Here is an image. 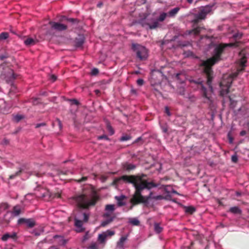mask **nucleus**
Masks as SVG:
<instances>
[{
  "mask_svg": "<svg viewBox=\"0 0 249 249\" xmlns=\"http://www.w3.org/2000/svg\"><path fill=\"white\" fill-rule=\"evenodd\" d=\"M229 212L234 214H241L242 213L241 210L237 206L231 207L229 210Z\"/></svg>",
  "mask_w": 249,
  "mask_h": 249,
  "instance_id": "obj_19",
  "label": "nucleus"
},
{
  "mask_svg": "<svg viewBox=\"0 0 249 249\" xmlns=\"http://www.w3.org/2000/svg\"><path fill=\"white\" fill-rule=\"evenodd\" d=\"M98 140L105 139L106 140H109L108 137L105 135L99 136L98 138Z\"/></svg>",
  "mask_w": 249,
  "mask_h": 249,
  "instance_id": "obj_47",
  "label": "nucleus"
},
{
  "mask_svg": "<svg viewBox=\"0 0 249 249\" xmlns=\"http://www.w3.org/2000/svg\"><path fill=\"white\" fill-rule=\"evenodd\" d=\"M234 45L233 43H221L217 45L215 49H213V56L208 58L206 61H202L201 66L203 67V71H204L206 75V84L209 86L210 90H212L213 89L212 85L213 79L212 66L221 60V56L226 48L228 47L234 46Z\"/></svg>",
  "mask_w": 249,
  "mask_h": 249,
  "instance_id": "obj_1",
  "label": "nucleus"
},
{
  "mask_svg": "<svg viewBox=\"0 0 249 249\" xmlns=\"http://www.w3.org/2000/svg\"><path fill=\"white\" fill-rule=\"evenodd\" d=\"M56 121H57V124H58V125H59V127H60V128H62V123L61 122L60 120L59 119H56Z\"/></svg>",
  "mask_w": 249,
  "mask_h": 249,
  "instance_id": "obj_59",
  "label": "nucleus"
},
{
  "mask_svg": "<svg viewBox=\"0 0 249 249\" xmlns=\"http://www.w3.org/2000/svg\"><path fill=\"white\" fill-rule=\"evenodd\" d=\"M49 24L51 25V29L55 31H64L67 29V26L59 22L54 21H49Z\"/></svg>",
  "mask_w": 249,
  "mask_h": 249,
  "instance_id": "obj_12",
  "label": "nucleus"
},
{
  "mask_svg": "<svg viewBox=\"0 0 249 249\" xmlns=\"http://www.w3.org/2000/svg\"><path fill=\"white\" fill-rule=\"evenodd\" d=\"M9 37V34L6 32H2L0 34V40H5Z\"/></svg>",
  "mask_w": 249,
  "mask_h": 249,
  "instance_id": "obj_30",
  "label": "nucleus"
},
{
  "mask_svg": "<svg viewBox=\"0 0 249 249\" xmlns=\"http://www.w3.org/2000/svg\"><path fill=\"white\" fill-rule=\"evenodd\" d=\"M107 130H108L110 135H113V134L114 133V130H113L112 126H111L110 124H109V123H108L107 124Z\"/></svg>",
  "mask_w": 249,
  "mask_h": 249,
  "instance_id": "obj_31",
  "label": "nucleus"
},
{
  "mask_svg": "<svg viewBox=\"0 0 249 249\" xmlns=\"http://www.w3.org/2000/svg\"><path fill=\"white\" fill-rule=\"evenodd\" d=\"M231 161L233 162L234 163H236L237 162L238 160V158L237 157L236 155H234L231 156Z\"/></svg>",
  "mask_w": 249,
  "mask_h": 249,
  "instance_id": "obj_45",
  "label": "nucleus"
},
{
  "mask_svg": "<svg viewBox=\"0 0 249 249\" xmlns=\"http://www.w3.org/2000/svg\"><path fill=\"white\" fill-rule=\"evenodd\" d=\"M9 205L6 203H0V213L8 209Z\"/></svg>",
  "mask_w": 249,
  "mask_h": 249,
  "instance_id": "obj_23",
  "label": "nucleus"
},
{
  "mask_svg": "<svg viewBox=\"0 0 249 249\" xmlns=\"http://www.w3.org/2000/svg\"><path fill=\"white\" fill-rule=\"evenodd\" d=\"M144 83V80L142 79H139L137 80V84L139 86H142Z\"/></svg>",
  "mask_w": 249,
  "mask_h": 249,
  "instance_id": "obj_51",
  "label": "nucleus"
},
{
  "mask_svg": "<svg viewBox=\"0 0 249 249\" xmlns=\"http://www.w3.org/2000/svg\"><path fill=\"white\" fill-rule=\"evenodd\" d=\"M0 70H1V74L6 78V80H13L16 78L13 70L7 66L5 63L0 65Z\"/></svg>",
  "mask_w": 249,
  "mask_h": 249,
  "instance_id": "obj_7",
  "label": "nucleus"
},
{
  "mask_svg": "<svg viewBox=\"0 0 249 249\" xmlns=\"http://www.w3.org/2000/svg\"><path fill=\"white\" fill-rule=\"evenodd\" d=\"M179 10L180 8L178 7H176L174 9H171L168 13H166L167 14V16L170 18H174L177 15Z\"/></svg>",
  "mask_w": 249,
  "mask_h": 249,
  "instance_id": "obj_16",
  "label": "nucleus"
},
{
  "mask_svg": "<svg viewBox=\"0 0 249 249\" xmlns=\"http://www.w3.org/2000/svg\"><path fill=\"white\" fill-rule=\"evenodd\" d=\"M68 172H64L62 171H58V172H57V175H58V176L66 175H67Z\"/></svg>",
  "mask_w": 249,
  "mask_h": 249,
  "instance_id": "obj_54",
  "label": "nucleus"
},
{
  "mask_svg": "<svg viewBox=\"0 0 249 249\" xmlns=\"http://www.w3.org/2000/svg\"><path fill=\"white\" fill-rule=\"evenodd\" d=\"M167 14L165 12H162L160 14L158 19H157V21L159 22H163L164 20L166 19V18L167 17Z\"/></svg>",
  "mask_w": 249,
  "mask_h": 249,
  "instance_id": "obj_21",
  "label": "nucleus"
},
{
  "mask_svg": "<svg viewBox=\"0 0 249 249\" xmlns=\"http://www.w3.org/2000/svg\"><path fill=\"white\" fill-rule=\"evenodd\" d=\"M51 79L52 80L53 82H54L56 80V77L55 75H52L51 77Z\"/></svg>",
  "mask_w": 249,
  "mask_h": 249,
  "instance_id": "obj_60",
  "label": "nucleus"
},
{
  "mask_svg": "<svg viewBox=\"0 0 249 249\" xmlns=\"http://www.w3.org/2000/svg\"><path fill=\"white\" fill-rule=\"evenodd\" d=\"M99 198L98 195L92 191L88 194H81L73 196L77 206L83 209H88L91 207L94 206Z\"/></svg>",
  "mask_w": 249,
  "mask_h": 249,
  "instance_id": "obj_4",
  "label": "nucleus"
},
{
  "mask_svg": "<svg viewBox=\"0 0 249 249\" xmlns=\"http://www.w3.org/2000/svg\"><path fill=\"white\" fill-rule=\"evenodd\" d=\"M24 43L28 46H33L36 43V40L32 38H28L24 40Z\"/></svg>",
  "mask_w": 249,
  "mask_h": 249,
  "instance_id": "obj_20",
  "label": "nucleus"
},
{
  "mask_svg": "<svg viewBox=\"0 0 249 249\" xmlns=\"http://www.w3.org/2000/svg\"><path fill=\"white\" fill-rule=\"evenodd\" d=\"M67 22H70L72 24H77L78 20L77 18H67Z\"/></svg>",
  "mask_w": 249,
  "mask_h": 249,
  "instance_id": "obj_38",
  "label": "nucleus"
},
{
  "mask_svg": "<svg viewBox=\"0 0 249 249\" xmlns=\"http://www.w3.org/2000/svg\"><path fill=\"white\" fill-rule=\"evenodd\" d=\"M35 194L37 197L45 198L46 200H49L51 196V193L48 190L41 187L36 188Z\"/></svg>",
  "mask_w": 249,
  "mask_h": 249,
  "instance_id": "obj_10",
  "label": "nucleus"
},
{
  "mask_svg": "<svg viewBox=\"0 0 249 249\" xmlns=\"http://www.w3.org/2000/svg\"><path fill=\"white\" fill-rule=\"evenodd\" d=\"M213 5H208L205 6H202L199 9L197 14H195V16H198L199 19H205L207 15L210 13L212 11Z\"/></svg>",
  "mask_w": 249,
  "mask_h": 249,
  "instance_id": "obj_9",
  "label": "nucleus"
},
{
  "mask_svg": "<svg viewBox=\"0 0 249 249\" xmlns=\"http://www.w3.org/2000/svg\"><path fill=\"white\" fill-rule=\"evenodd\" d=\"M74 225L76 227L79 228L77 231V232H80L84 231V229L82 228V225H83V221H81V220L77 219V218H75Z\"/></svg>",
  "mask_w": 249,
  "mask_h": 249,
  "instance_id": "obj_13",
  "label": "nucleus"
},
{
  "mask_svg": "<svg viewBox=\"0 0 249 249\" xmlns=\"http://www.w3.org/2000/svg\"><path fill=\"white\" fill-rule=\"evenodd\" d=\"M246 62V60L245 58L243 57L241 58L240 66V68L238 69L237 71L230 75H224L223 76V80L220 83L221 89L220 91V96L223 97L229 93V90L230 89V88L234 78H236L239 73L244 71Z\"/></svg>",
  "mask_w": 249,
  "mask_h": 249,
  "instance_id": "obj_3",
  "label": "nucleus"
},
{
  "mask_svg": "<svg viewBox=\"0 0 249 249\" xmlns=\"http://www.w3.org/2000/svg\"><path fill=\"white\" fill-rule=\"evenodd\" d=\"M103 234H107V236H112L114 234V232L112 231H107L103 233Z\"/></svg>",
  "mask_w": 249,
  "mask_h": 249,
  "instance_id": "obj_46",
  "label": "nucleus"
},
{
  "mask_svg": "<svg viewBox=\"0 0 249 249\" xmlns=\"http://www.w3.org/2000/svg\"><path fill=\"white\" fill-rule=\"evenodd\" d=\"M83 215L84 216L83 222H87L88 221V219H89V215L88 214H87L86 213H83Z\"/></svg>",
  "mask_w": 249,
  "mask_h": 249,
  "instance_id": "obj_43",
  "label": "nucleus"
},
{
  "mask_svg": "<svg viewBox=\"0 0 249 249\" xmlns=\"http://www.w3.org/2000/svg\"><path fill=\"white\" fill-rule=\"evenodd\" d=\"M161 129L163 133H167L168 131V127L166 124L162 125L161 126Z\"/></svg>",
  "mask_w": 249,
  "mask_h": 249,
  "instance_id": "obj_44",
  "label": "nucleus"
},
{
  "mask_svg": "<svg viewBox=\"0 0 249 249\" xmlns=\"http://www.w3.org/2000/svg\"><path fill=\"white\" fill-rule=\"evenodd\" d=\"M107 237V233H102L100 234L98 236V240L101 242V243H105L106 239Z\"/></svg>",
  "mask_w": 249,
  "mask_h": 249,
  "instance_id": "obj_26",
  "label": "nucleus"
},
{
  "mask_svg": "<svg viewBox=\"0 0 249 249\" xmlns=\"http://www.w3.org/2000/svg\"><path fill=\"white\" fill-rule=\"evenodd\" d=\"M132 50L136 53L137 57L141 60H144L148 57V51L145 47L138 44H132Z\"/></svg>",
  "mask_w": 249,
  "mask_h": 249,
  "instance_id": "obj_6",
  "label": "nucleus"
},
{
  "mask_svg": "<svg viewBox=\"0 0 249 249\" xmlns=\"http://www.w3.org/2000/svg\"><path fill=\"white\" fill-rule=\"evenodd\" d=\"M165 112L167 115V116H170L171 115L169 108H168L167 107H166L165 108Z\"/></svg>",
  "mask_w": 249,
  "mask_h": 249,
  "instance_id": "obj_50",
  "label": "nucleus"
},
{
  "mask_svg": "<svg viewBox=\"0 0 249 249\" xmlns=\"http://www.w3.org/2000/svg\"><path fill=\"white\" fill-rule=\"evenodd\" d=\"M126 197L124 196H115V199L117 201V205L119 207L123 206L125 205V203L124 202V200Z\"/></svg>",
  "mask_w": 249,
  "mask_h": 249,
  "instance_id": "obj_17",
  "label": "nucleus"
},
{
  "mask_svg": "<svg viewBox=\"0 0 249 249\" xmlns=\"http://www.w3.org/2000/svg\"><path fill=\"white\" fill-rule=\"evenodd\" d=\"M242 36V34L241 33H237L233 35V37L235 39H240Z\"/></svg>",
  "mask_w": 249,
  "mask_h": 249,
  "instance_id": "obj_40",
  "label": "nucleus"
},
{
  "mask_svg": "<svg viewBox=\"0 0 249 249\" xmlns=\"http://www.w3.org/2000/svg\"><path fill=\"white\" fill-rule=\"evenodd\" d=\"M228 138H229V142L231 143L233 142V138L231 137L229 135H228Z\"/></svg>",
  "mask_w": 249,
  "mask_h": 249,
  "instance_id": "obj_64",
  "label": "nucleus"
},
{
  "mask_svg": "<svg viewBox=\"0 0 249 249\" xmlns=\"http://www.w3.org/2000/svg\"><path fill=\"white\" fill-rule=\"evenodd\" d=\"M23 118V117L22 115H17L15 116L14 118V120L16 121L17 122H18L21 120Z\"/></svg>",
  "mask_w": 249,
  "mask_h": 249,
  "instance_id": "obj_39",
  "label": "nucleus"
},
{
  "mask_svg": "<svg viewBox=\"0 0 249 249\" xmlns=\"http://www.w3.org/2000/svg\"><path fill=\"white\" fill-rule=\"evenodd\" d=\"M87 177H83L80 178L79 179L77 180V181L79 183L84 182L87 180Z\"/></svg>",
  "mask_w": 249,
  "mask_h": 249,
  "instance_id": "obj_48",
  "label": "nucleus"
},
{
  "mask_svg": "<svg viewBox=\"0 0 249 249\" xmlns=\"http://www.w3.org/2000/svg\"><path fill=\"white\" fill-rule=\"evenodd\" d=\"M179 93L181 95H184L185 94V90L184 89H180L179 90Z\"/></svg>",
  "mask_w": 249,
  "mask_h": 249,
  "instance_id": "obj_55",
  "label": "nucleus"
},
{
  "mask_svg": "<svg viewBox=\"0 0 249 249\" xmlns=\"http://www.w3.org/2000/svg\"><path fill=\"white\" fill-rule=\"evenodd\" d=\"M12 238L13 239H16L17 238V233L15 232L13 234L5 233L2 236L1 239L3 241H5L8 240L9 238Z\"/></svg>",
  "mask_w": 249,
  "mask_h": 249,
  "instance_id": "obj_15",
  "label": "nucleus"
},
{
  "mask_svg": "<svg viewBox=\"0 0 249 249\" xmlns=\"http://www.w3.org/2000/svg\"><path fill=\"white\" fill-rule=\"evenodd\" d=\"M8 57V55L7 54L0 55V60H4Z\"/></svg>",
  "mask_w": 249,
  "mask_h": 249,
  "instance_id": "obj_56",
  "label": "nucleus"
},
{
  "mask_svg": "<svg viewBox=\"0 0 249 249\" xmlns=\"http://www.w3.org/2000/svg\"><path fill=\"white\" fill-rule=\"evenodd\" d=\"M27 220V219H25V218H19V220H18V223L19 224H21V223H25L26 222V221Z\"/></svg>",
  "mask_w": 249,
  "mask_h": 249,
  "instance_id": "obj_53",
  "label": "nucleus"
},
{
  "mask_svg": "<svg viewBox=\"0 0 249 249\" xmlns=\"http://www.w3.org/2000/svg\"><path fill=\"white\" fill-rule=\"evenodd\" d=\"M32 233L34 234L35 236H38L40 235V233L36 231H32Z\"/></svg>",
  "mask_w": 249,
  "mask_h": 249,
  "instance_id": "obj_58",
  "label": "nucleus"
},
{
  "mask_svg": "<svg viewBox=\"0 0 249 249\" xmlns=\"http://www.w3.org/2000/svg\"><path fill=\"white\" fill-rule=\"evenodd\" d=\"M126 239L125 237L122 236L120 238L119 243H118V246L122 247L123 246L124 241Z\"/></svg>",
  "mask_w": 249,
  "mask_h": 249,
  "instance_id": "obj_34",
  "label": "nucleus"
},
{
  "mask_svg": "<svg viewBox=\"0 0 249 249\" xmlns=\"http://www.w3.org/2000/svg\"><path fill=\"white\" fill-rule=\"evenodd\" d=\"M71 103H72V105H79V102L75 99H72L71 100Z\"/></svg>",
  "mask_w": 249,
  "mask_h": 249,
  "instance_id": "obj_49",
  "label": "nucleus"
},
{
  "mask_svg": "<svg viewBox=\"0 0 249 249\" xmlns=\"http://www.w3.org/2000/svg\"><path fill=\"white\" fill-rule=\"evenodd\" d=\"M25 223L26 224L28 227L30 228L34 227L36 225L34 220L31 218L27 219V220Z\"/></svg>",
  "mask_w": 249,
  "mask_h": 249,
  "instance_id": "obj_24",
  "label": "nucleus"
},
{
  "mask_svg": "<svg viewBox=\"0 0 249 249\" xmlns=\"http://www.w3.org/2000/svg\"><path fill=\"white\" fill-rule=\"evenodd\" d=\"M105 210L106 211L113 212L114 210V205H111V204L107 205L106 206Z\"/></svg>",
  "mask_w": 249,
  "mask_h": 249,
  "instance_id": "obj_32",
  "label": "nucleus"
},
{
  "mask_svg": "<svg viewBox=\"0 0 249 249\" xmlns=\"http://www.w3.org/2000/svg\"><path fill=\"white\" fill-rule=\"evenodd\" d=\"M20 212L21 210L19 206H16L13 207V213L14 215L18 216L20 214Z\"/></svg>",
  "mask_w": 249,
  "mask_h": 249,
  "instance_id": "obj_25",
  "label": "nucleus"
},
{
  "mask_svg": "<svg viewBox=\"0 0 249 249\" xmlns=\"http://www.w3.org/2000/svg\"><path fill=\"white\" fill-rule=\"evenodd\" d=\"M195 18L193 19L192 20V22L194 23L195 24H197L201 20H203V18H199V17L198 16L195 15Z\"/></svg>",
  "mask_w": 249,
  "mask_h": 249,
  "instance_id": "obj_37",
  "label": "nucleus"
},
{
  "mask_svg": "<svg viewBox=\"0 0 249 249\" xmlns=\"http://www.w3.org/2000/svg\"><path fill=\"white\" fill-rule=\"evenodd\" d=\"M88 249H99L98 248V244L96 243H91L90 246L88 247Z\"/></svg>",
  "mask_w": 249,
  "mask_h": 249,
  "instance_id": "obj_35",
  "label": "nucleus"
},
{
  "mask_svg": "<svg viewBox=\"0 0 249 249\" xmlns=\"http://www.w3.org/2000/svg\"><path fill=\"white\" fill-rule=\"evenodd\" d=\"M162 198V196H158L154 197V198L156 200H160Z\"/></svg>",
  "mask_w": 249,
  "mask_h": 249,
  "instance_id": "obj_62",
  "label": "nucleus"
},
{
  "mask_svg": "<svg viewBox=\"0 0 249 249\" xmlns=\"http://www.w3.org/2000/svg\"><path fill=\"white\" fill-rule=\"evenodd\" d=\"M136 166L134 164L129 163H125L123 164V168L124 170H126L127 171H130L132 170L135 169Z\"/></svg>",
  "mask_w": 249,
  "mask_h": 249,
  "instance_id": "obj_18",
  "label": "nucleus"
},
{
  "mask_svg": "<svg viewBox=\"0 0 249 249\" xmlns=\"http://www.w3.org/2000/svg\"><path fill=\"white\" fill-rule=\"evenodd\" d=\"M191 83H194L196 85L198 88H199L201 90L202 95L203 98L206 99L208 100V102L211 103L212 102V99L211 97L209 96L206 92V89L205 87H204L203 82L201 79L198 80H191Z\"/></svg>",
  "mask_w": 249,
  "mask_h": 249,
  "instance_id": "obj_8",
  "label": "nucleus"
},
{
  "mask_svg": "<svg viewBox=\"0 0 249 249\" xmlns=\"http://www.w3.org/2000/svg\"><path fill=\"white\" fill-rule=\"evenodd\" d=\"M99 73V70L97 68H94L91 71V74L92 75H96L97 74H98Z\"/></svg>",
  "mask_w": 249,
  "mask_h": 249,
  "instance_id": "obj_42",
  "label": "nucleus"
},
{
  "mask_svg": "<svg viewBox=\"0 0 249 249\" xmlns=\"http://www.w3.org/2000/svg\"><path fill=\"white\" fill-rule=\"evenodd\" d=\"M155 231L157 233H160L162 231V228L160 226L159 224L155 223L154 225Z\"/></svg>",
  "mask_w": 249,
  "mask_h": 249,
  "instance_id": "obj_28",
  "label": "nucleus"
},
{
  "mask_svg": "<svg viewBox=\"0 0 249 249\" xmlns=\"http://www.w3.org/2000/svg\"><path fill=\"white\" fill-rule=\"evenodd\" d=\"M180 76H184V75L180 73L177 74L176 77L177 78V79H179Z\"/></svg>",
  "mask_w": 249,
  "mask_h": 249,
  "instance_id": "obj_63",
  "label": "nucleus"
},
{
  "mask_svg": "<svg viewBox=\"0 0 249 249\" xmlns=\"http://www.w3.org/2000/svg\"><path fill=\"white\" fill-rule=\"evenodd\" d=\"M103 217L105 218H110V213L108 212H107L103 214Z\"/></svg>",
  "mask_w": 249,
  "mask_h": 249,
  "instance_id": "obj_57",
  "label": "nucleus"
},
{
  "mask_svg": "<svg viewBox=\"0 0 249 249\" xmlns=\"http://www.w3.org/2000/svg\"><path fill=\"white\" fill-rule=\"evenodd\" d=\"M131 139V136L129 135H123L120 138V141L121 142H124V141H127Z\"/></svg>",
  "mask_w": 249,
  "mask_h": 249,
  "instance_id": "obj_33",
  "label": "nucleus"
},
{
  "mask_svg": "<svg viewBox=\"0 0 249 249\" xmlns=\"http://www.w3.org/2000/svg\"><path fill=\"white\" fill-rule=\"evenodd\" d=\"M143 178H147V175L144 174L137 175H123L119 178L114 179L113 185H117L120 181H123L124 183H130L134 185L135 183L140 182Z\"/></svg>",
  "mask_w": 249,
  "mask_h": 249,
  "instance_id": "obj_5",
  "label": "nucleus"
},
{
  "mask_svg": "<svg viewBox=\"0 0 249 249\" xmlns=\"http://www.w3.org/2000/svg\"><path fill=\"white\" fill-rule=\"evenodd\" d=\"M139 23L147 30L148 29H155L158 28L159 25L158 21H154L152 24H150L149 19L147 18H142L139 20Z\"/></svg>",
  "mask_w": 249,
  "mask_h": 249,
  "instance_id": "obj_11",
  "label": "nucleus"
},
{
  "mask_svg": "<svg viewBox=\"0 0 249 249\" xmlns=\"http://www.w3.org/2000/svg\"><path fill=\"white\" fill-rule=\"evenodd\" d=\"M246 134V132L245 130H242L240 133V136H243L245 135Z\"/></svg>",
  "mask_w": 249,
  "mask_h": 249,
  "instance_id": "obj_61",
  "label": "nucleus"
},
{
  "mask_svg": "<svg viewBox=\"0 0 249 249\" xmlns=\"http://www.w3.org/2000/svg\"><path fill=\"white\" fill-rule=\"evenodd\" d=\"M113 220V217H110L107 220L103 221L101 223V226L102 227H105L106 226L109 224L110 223L112 222Z\"/></svg>",
  "mask_w": 249,
  "mask_h": 249,
  "instance_id": "obj_29",
  "label": "nucleus"
},
{
  "mask_svg": "<svg viewBox=\"0 0 249 249\" xmlns=\"http://www.w3.org/2000/svg\"><path fill=\"white\" fill-rule=\"evenodd\" d=\"M135 189L134 194L130 199V203L133 205L138 204L146 203L151 197L152 192L148 196H144L142 195V192L144 189L150 190L157 187L158 185L153 181H148L147 178H143L138 181V183L133 185Z\"/></svg>",
  "mask_w": 249,
  "mask_h": 249,
  "instance_id": "obj_2",
  "label": "nucleus"
},
{
  "mask_svg": "<svg viewBox=\"0 0 249 249\" xmlns=\"http://www.w3.org/2000/svg\"><path fill=\"white\" fill-rule=\"evenodd\" d=\"M60 197V194L59 193H56L52 194L51 196H50V198H59Z\"/></svg>",
  "mask_w": 249,
  "mask_h": 249,
  "instance_id": "obj_41",
  "label": "nucleus"
},
{
  "mask_svg": "<svg viewBox=\"0 0 249 249\" xmlns=\"http://www.w3.org/2000/svg\"><path fill=\"white\" fill-rule=\"evenodd\" d=\"M196 211V209L193 206H188L185 207V212L186 213L192 214Z\"/></svg>",
  "mask_w": 249,
  "mask_h": 249,
  "instance_id": "obj_22",
  "label": "nucleus"
},
{
  "mask_svg": "<svg viewBox=\"0 0 249 249\" xmlns=\"http://www.w3.org/2000/svg\"><path fill=\"white\" fill-rule=\"evenodd\" d=\"M128 222L133 225L138 226L140 224V222L137 218H129Z\"/></svg>",
  "mask_w": 249,
  "mask_h": 249,
  "instance_id": "obj_27",
  "label": "nucleus"
},
{
  "mask_svg": "<svg viewBox=\"0 0 249 249\" xmlns=\"http://www.w3.org/2000/svg\"><path fill=\"white\" fill-rule=\"evenodd\" d=\"M201 29H202L201 27H197L195 28L194 29V30H193L192 31L194 33V34L198 35L201 32Z\"/></svg>",
  "mask_w": 249,
  "mask_h": 249,
  "instance_id": "obj_36",
  "label": "nucleus"
},
{
  "mask_svg": "<svg viewBox=\"0 0 249 249\" xmlns=\"http://www.w3.org/2000/svg\"><path fill=\"white\" fill-rule=\"evenodd\" d=\"M85 38L83 36H79L75 39V46L76 47H81L84 43Z\"/></svg>",
  "mask_w": 249,
  "mask_h": 249,
  "instance_id": "obj_14",
  "label": "nucleus"
},
{
  "mask_svg": "<svg viewBox=\"0 0 249 249\" xmlns=\"http://www.w3.org/2000/svg\"><path fill=\"white\" fill-rule=\"evenodd\" d=\"M45 125H46L45 123H39L36 125V128H38L40 126H45Z\"/></svg>",
  "mask_w": 249,
  "mask_h": 249,
  "instance_id": "obj_52",
  "label": "nucleus"
}]
</instances>
